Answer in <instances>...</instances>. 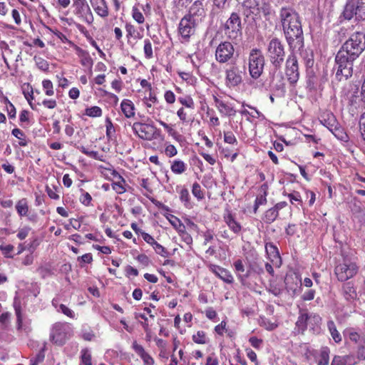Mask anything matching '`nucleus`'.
<instances>
[{
	"label": "nucleus",
	"instance_id": "obj_12",
	"mask_svg": "<svg viewBox=\"0 0 365 365\" xmlns=\"http://www.w3.org/2000/svg\"><path fill=\"white\" fill-rule=\"evenodd\" d=\"M135 135L145 140H152L157 138L159 130L153 125L136 122L132 125Z\"/></svg>",
	"mask_w": 365,
	"mask_h": 365
},
{
	"label": "nucleus",
	"instance_id": "obj_49",
	"mask_svg": "<svg viewBox=\"0 0 365 365\" xmlns=\"http://www.w3.org/2000/svg\"><path fill=\"white\" fill-rule=\"evenodd\" d=\"M179 102L184 106L188 108L194 109L195 103L192 98L187 96L185 98H179Z\"/></svg>",
	"mask_w": 365,
	"mask_h": 365
},
{
	"label": "nucleus",
	"instance_id": "obj_58",
	"mask_svg": "<svg viewBox=\"0 0 365 365\" xmlns=\"http://www.w3.org/2000/svg\"><path fill=\"white\" fill-rule=\"evenodd\" d=\"M125 28L127 33L126 37L128 38L133 37L136 33V29L135 26L132 25L130 23H126Z\"/></svg>",
	"mask_w": 365,
	"mask_h": 365
},
{
	"label": "nucleus",
	"instance_id": "obj_27",
	"mask_svg": "<svg viewBox=\"0 0 365 365\" xmlns=\"http://www.w3.org/2000/svg\"><path fill=\"white\" fill-rule=\"evenodd\" d=\"M16 210L17 213L21 216H26L29 212L28 201L26 198L19 200L16 204Z\"/></svg>",
	"mask_w": 365,
	"mask_h": 365
},
{
	"label": "nucleus",
	"instance_id": "obj_17",
	"mask_svg": "<svg viewBox=\"0 0 365 365\" xmlns=\"http://www.w3.org/2000/svg\"><path fill=\"white\" fill-rule=\"evenodd\" d=\"M209 269L225 283L232 284L234 282L230 272L220 266L210 264Z\"/></svg>",
	"mask_w": 365,
	"mask_h": 365
},
{
	"label": "nucleus",
	"instance_id": "obj_50",
	"mask_svg": "<svg viewBox=\"0 0 365 365\" xmlns=\"http://www.w3.org/2000/svg\"><path fill=\"white\" fill-rule=\"evenodd\" d=\"M267 202L266 193L257 196L255 199L254 205V212L256 213L259 205H264Z\"/></svg>",
	"mask_w": 365,
	"mask_h": 365
},
{
	"label": "nucleus",
	"instance_id": "obj_38",
	"mask_svg": "<svg viewBox=\"0 0 365 365\" xmlns=\"http://www.w3.org/2000/svg\"><path fill=\"white\" fill-rule=\"evenodd\" d=\"M85 114L90 117H100L102 115V110L98 106H92L86 109Z\"/></svg>",
	"mask_w": 365,
	"mask_h": 365
},
{
	"label": "nucleus",
	"instance_id": "obj_1",
	"mask_svg": "<svg viewBox=\"0 0 365 365\" xmlns=\"http://www.w3.org/2000/svg\"><path fill=\"white\" fill-rule=\"evenodd\" d=\"M365 50V34L355 32L342 44L335 57L336 79L346 81L352 76L354 62Z\"/></svg>",
	"mask_w": 365,
	"mask_h": 365
},
{
	"label": "nucleus",
	"instance_id": "obj_19",
	"mask_svg": "<svg viewBox=\"0 0 365 365\" xmlns=\"http://www.w3.org/2000/svg\"><path fill=\"white\" fill-rule=\"evenodd\" d=\"M223 220L230 230H232L235 234L238 235L240 233L242 230V226L240 223L235 220L234 215L230 211L227 210V212L224 214Z\"/></svg>",
	"mask_w": 365,
	"mask_h": 365
},
{
	"label": "nucleus",
	"instance_id": "obj_6",
	"mask_svg": "<svg viewBox=\"0 0 365 365\" xmlns=\"http://www.w3.org/2000/svg\"><path fill=\"white\" fill-rule=\"evenodd\" d=\"M264 66V57L260 49L252 48L249 54V72L251 77L257 79L262 73Z\"/></svg>",
	"mask_w": 365,
	"mask_h": 365
},
{
	"label": "nucleus",
	"instance_id": "obj_13",
	"mask_svg": "<svg viewBox=\"0 0 365 365\" xmlns=\"http://www.w3.org/2000/svg\"><path fill=\"white\" fill-rule=\"evenodd\" d=\"M296 51H290L285 62V75L290 84H295L299 78V66Z\"/></svg>",
	"mask_w": 365,
	"mask_h": 365
},
{
	"label": "nucleus",
	"instance_id": "obj_11",
	"mask_svg": "<svg viewBox=\"0 0 365 365\" xmlns=\"http://www.w3.org/2000/svg\"><path fill=\"white\" fill-rule=\"evenodd\" d=\"M70 330L71 328L68 323L56 322L51 329L50 340L56 345L61 346L68 339Z\"/></svg>",
	"mask_w": 365,
	"mask_h": 365
},
{
	"label": "nucleus",
	"instance_id": "obj_44",
	"mask_svg": "<svg viewBox=\"0 0 365 365\" xmlns=\"http://www.w3.org/2000/svg\"><path fill=\"white\" fill-rule=\"evenodd\" d=\"M106 136L108 139H110L114 135L115 130L113 127V125L109 118H107L106 120Z\"/></svg>",
	"mask_w": 365,
	"mask_h": 365
},
{
	"label": "nucleus",
	"instance_id": "obj_14",
	"mask_svg": "<svg viewBox=\"0 0 365 365\" xmlns=\"http://www.w3.org/2000/svg\"><path fill=\"white\" fill-rule=\"evenodd\" d=\"M235 55V47L229 41L220 43L215 50V59L220 63L232 61Z\"/></svg>",
	"mask_w": 365,
	"mask_h": 365
},
{
	"label": "nucleus",
	"instance_id": "obj_62",
	"mask_svg": "<svg viewBox=\"0 0 365 365\" xmlns=\"http://www.w3.org/2000/svg\"><path fill=\"white\" fill-rule=\"evenodd\" d=\"M164 98L168 103L172 104L175 101V95L171 91H167L165 93Z\"/></svg>",
	"mask_w": 365,
	"mask_h": 365
},
{
	"label": "nucleus",
	"instance_id": "obj_22",
	"mask_svg": "<svg viewBox=\"0 0 365 365\" xmlns=\"http://www.w3.org/2000/svg\"><path fill=\"white\" fill-rule=\"evenodd\" d=\"M266 253L272 262H277L279 261L281 264V257L278 248L272 242H267L265 245Z\"/></svg>",
	"mask_w": 365,
	"mask_h": 365
},
{
	"label": "nucleus",
	"instance_id": "obj_35",
	"mask_svg": "<svg viewBox=\"0 0 365 365\" xmlns=\"http://www.w3.org/2000/svg\"><path fill=\"white\" fill-rule=\"evenodd\" d=\"M278 215L279 212L274 207H272L265 212L264 220L267 223H272L277 219Z\"/></svg>",
	"mask_w": 365,
	"mask_h": 365
},
{
	"label": "nucleus",
	"instance_id": "obj_63",
	"mask_svg": "<svg viewBox=\"0 0 365 365\" xmlns=\"http://www.w3.org/2000/svg\"><path fill=\"white\" fill-rule=\"evenodd\" d=\"M140 235L141 237H143V239L149 245H153L155 244V242H156L154 238L149 234L145 232H140Z\"/></svg>",
	"mask_w": 365,
	"mask_h": 365
},
{
	"label": "nucleus",
	"instance_id": "obj_24",
	"mask_svg": "<svg viewBox=\"0 0 365 365\" xmlns=\"http://www.w3.org/2000/svg\"><path fill=\"white\" fill-rule=\"evenodd\" d=\"M120 108L123 113L125 115L126 118L133 117L135 115V107L134 104L130 100L124 99L120 103Z\"/></svg>",
	"mask_w": 365,
	"mask_h": 365
},
{
	"label": "nucleus",
	"instance_id": "obj_25",
	"mask_svg": "<svg viewBox=\"0 0 365 365\" xmlns=\"http://www.w3.org/2000/svg\"><path fill=\"white\" fill-rule=\"evenodd\" d=\"M215 103L220 113L226 115H232L235 114V110H234L232 108L216 97H215Z\"/></svg>",
	"mask_w": 365,
	"mask_h": 365
},
{
	"label": "nucleus",
	"instance_id": "obj_7",
	"mask_svg": "<svg viewBox=\"0 0 365 365\" xmlns=\"http://www.w3.org/2000/svg\"><path fill=\"white\" fill-rule=\"evenodd\" d=\"M342 15L346 20L354 16L357 20L365 19V0H347Z\"/></svg>",
	"mask_w": 365,
	"mask_h": 365
},
{
	"label": "nucleus",
	"instance_id": "obj_26",
	"mask_svg": "<svg viewBox=\"0 0 365 365\" xmlns=\"http://www.w3.org/2000/svg\"><path fill=\"white\" fill-rule=\"evenodd\" d=\"M330 350L327 346L322 347L320 349L319 354L317 356V365H328L329 361Z\"/></svg>",
	"mask_w": 365,
	"mask_h": 365
},
{
	"label": "nucleus",
	"instance_id": "obj_33",
	"mask_svg": "<svg viewBox=\"0 0 365 365\" xmlns=\"http://www.w3.org/2000/svg\"><path fill=\"white\" fill-rule=\"evenodd\" d=\"M343 292L347 299H354L356 297V291L350 282H348L343 286Z\"/></svg>",
	"mask_w": 365,
	"mask_h": 365
},
{
	"label": "nucleus",
	"instance_id": "obj_64",
	"mask_svg": "<svg viewBox=\"0 0 365 365\" xmlns=\"http://www.w3.org/2000/svg\"><path fill=\"white\" fill-rule=\"evenodd\" d=\"M331 365H345V359L342 356H335Z\"/></svg>",
	"mask_w": 365,
	"mask_h": 365
},
{
	"label": "nucleus",
	"instance_id": "obj_45",
	"mask_svg": "<svg viewBox=\"0 0 365 365\" xmlns=\"http://www.w3.org/2000/svg\"><path fill=\"white\" fill-rule=\"evenodd\" d=\"M224 141L229 144H237V140L232 131L224 132Z\"/></svg>",
	"mask_w": 365,
	"mask_h": 365
},
{
	"label": "nucleus",
	"instance_id": "obj_5",
	"mask_svg": "<svg viewBox=\"0 0 365 365\" xmlns=\"http://www.w3.org/2000/svg\"><path fill=\"white\" fill-rule=\"evenodd\" d=\"M357 271L358 267L356 262L348 257H343L341 262H339L334 269V273L341 282H345L353 277Z\"/></svg>",
	"mask_w": 365,
	"mask_h": 365
},
{
	"label": "nucleus",
	"instance_id": "obj_48",
	"mask_svg": "<svg viewBox=\"0 0 365 365\" xmlns=\"http://www.w3.org/2000/svg\"><path fill=\"white\" fill-rule=\"evenodd\" d=\"M37 67L41 71H46L48 70V63L42 58H34Z\"/></svg>",
	"mask_w": 365,
	"mask_h": 365
},
{
	"label": "nucleus",
	"instance_id": "obj_23",
	"mask_svg": "<svg viewBox=\"0 0 365 365\" xmlns=\"http://www.w3.org/2000/svg\"><path fill=\"white\" fill-rule=\"evenodd\" d=\"M234 267L235 269V272L237 275L238 279L242 282L244 283V282L250 276V271L247 270L245 273V265L241 259H237L235 261Z\"/></svg>",
	"mask_w": 365,
	"mask_h": 365
},
{
	"label": "nucleus",
	"instance_id": "obj_57",
	"mask_svg": "<svg viewBox=\"0 0 365 365\" xmlns=\"http://www.w3.org/2000/svg\"><path fill=\"white\" fill-rule=\"evenodd\" d=\"M14 309H15V312H16V318H17V322H18L19 326L20 327L21 324L22 322V317H21L20 304L18 303L16 301H15L14 303Z\"/></svg>",
	"mask_w": 365,
	"mask_h": 365
},
{
	"label": "nucleus",
	"instance_id": "obj_54",
	"mask_svg": "<svg viewBox=\"0 0 365 365\" xmlns=\"http://www.w3.org/2000/svg\"><path fill=\"white\" fill-rule=\"evenodd\" d=\"M359 130L362 139L365 141V112L361 115L359 119Z\"/></svg>",
	"mask_w": 365,
	"mask_h": 365
},
{
	"label": "nucleus",
	"instance_id": "obj_20",
	"mask_svg": "<svg viewBox=\"0 0 365 365\" xmlns=\"http://www.w3.org/2000/svg\"><path fill=\"white\" fill-rule=\"evenodd\" d=\"M205 15V11L202 1L197 0L191 5L188 14L185 16H190L191 19H195V17H203Z\"/></svg>",
	"mask_w": 365,
	"mask_h": 365
},
{
	"label": "nucleus",
	"instance_id": "obj_3",
	"mask_svg": "<svg viewBox=\"0 0 365 365\" xmlns=\"http://www.w3.org/2000/svg\"><path fill=\"white\" fill-rule=\"evenodd\" d=\"M267 55L274 69H279L285 57L284 45L279 38L273 37L269 41Z\"/></svg>",
	"mask_w": 365,
	"mask_h": 365
},
{
	"label": "nucleus",
	"instance_id": "obj_56",
	"mask_svg": "<svg viewBox=\"0 0 365 365\" xmlns=\"http://www.w3.org/2000/svg\"><path fill=\"white\" fill-rule=\"evenodd\" d=\"M249 342L251 344V345L255 348V349H260L262 347V345L263 344V341L261 339H258L256 336H252L249 339Z\"/></svg>",
	"mask_w": 365,
	"mask_h": 365
},
{
	"label": "nucleus",
	"instance_id": "obj_59",
	"mask_svg": "<svg viewBox=\"0 0 365 365\" xmlns=\"http://www.w3.org/2000/svg\"><path fill=\"white\" fill-rule=\"evenodd\" d=\"M346 333L348 334V337L351 341L354 343H357L359 341L360 336L357 332L352 329H349L346 331Z\"/></svg>",
	"mask_w": 365,
	"mask_h": 365
},
{
	"label": "nucleus",
	"instance_id": "obj_39",
	"mask_svg": "<svg viewBox=\"0 0 365 365\" xmlns=\"http://www.w3.org/2000/svg\"><path fill=\"white\" fill-rule=\"evenodd\" d=\"M143 51L146 58L150 59L153 57L152 44L148 38L144 40Z\"/></svg>",
	"mask_w": 365,
	"mask_h": 365
},
{
	"label": "nucleus",
	"instance_id": "obj_32",
	"mask_svg": "<svg viewBox=\"0 0 365 365\" xmlns=\"http://www.w3.org/2000/svg\"><path fill=\"white\" fill-rule=\"evenodd\" d=\"M77 148L83 154L86 155L87 156L93 158L95 160H98L100 161H103V155H99V153L97 151H89L88 149H86L84 146H78Z\"/></svg>",
	"mask_w": 365,
	"mask_h": 365
},
{
	"label": "nucleus",
	"instance_id": "obj_51",
	"mask_svg": "<svg viewBox=\"0 0 365 365\" xmlns=\"http://www.w3.org/2000/svg\"><path fill=\"white\" fill-rule=\"evenodd\" d=\"M47 29L51 32L53 33L58 38H59L61 40V42L63 43H71V41H70L68 38L66 37V36L65 34H63L62 32L58 31V30H53L49 27H47Z\"/></svg>",
	"mask_w": 365,
	"mask_h": 365
},
{
	"label": "nucleus",
	"instance_id": "obj_2",
	"mask_svg": "<svg viewBox=\"0 0 365 365\" xmlns=\"http://www.w3.org/2000/svg\"><path fill=\"white\" fill-rule=\"evenodd\" d=\"M279 19L289 51H299L304 46V38L299 14L291 7H282Z\"/></svg>",
	"mask_w": 365,
	"mask_h": 365
},
{
	"label": "nucleus",
	"instance_id": "obj_40",
	"mask_svg": "<svg viewBox=\"0 0 365 365\" xmlns=\"http://www.w3.org/2000/svg\"><path fill=\"white\" fill-rule=\"evenodd\" d=\"M192 193L198 200H202L204 198V193L201 190L200 184L197 182H195L192 185Z\"/></svg>",
	"mask_w": 365,
	"mask_h": 365
},
{
	"label": "nucleus",
	"instance_id": "obj_4",
	"mask_svg": "<svg viewBox=\"0 0 365 365\" xmlns=\"http://www.w3.org/2000/svg\"><path fill=\"white\" fill-rule=\"evenodd\" d=\"M225 34L232 41H237L242 35L241 18L238 13H231L224 25Z\"/></svg>",
	"mask_w": 365,
	"mask_h": 365
},
{
	"label": "nucleus",
	"instance_id": "obj_10",
	"mask_svg": "<svg viewBox=\"0 0 365 365\" xmlns=\"http://www.w3.org/2000/svg\"><path fill=\"white\" fill-rule=\"evenodd\" d=\"M321 322V317L316 314L308 313L304 310L299 311V315L296 322L299 331L303 333L308 327L314 329Z\"/></svg>",
	"mask_w": 365,
	"mask_h": 365
},
{
	"label": "nucleus",
	"instance_id": "obj_34",
	"mask_svg": "<svg viewBox=\"0 0 365 365\" xmlns=\"http://www.w3.org/2000/svg\"><path fill=\"white\" fill-rule=\"evenodd\" d=\"M118 179L120 180L119 181L112 183V187L117 193L122 194L126 191L123 186V184L125 183V180L120 175H118Z\"/></svg>",
	"mask_w": 365,
	"mask_h": 365
},
{
	"label": "nucleus",
	"instance_id": "obj_60",
	"mask_svg": "<svg viewBox=\"0 0 365 365\" xmlns=\"http://www.w3.org/2000/svg\"><path fill=\"white\" fill-rule=\"evenodd\" d=\"M46 192L51 199H53V200L59 199V195L56 193V187L51 188L48 186H46Z\"/></svg>",
	"mask_w": 365,
	"mask_h": 365
},
{
	"label": "nucleus",
	"instance_id": "obj_15",
	"mask_svg": "<svg viewBox=\"0 0 365 365\" xmlns=\"http://www.w3.org/2000/svg\"><path fill=\"white\" fill-rule=\"evenodd\" d=\"M196 19H191L190 16H184L178 25V34L185 41H188L195 32Z\"/></svg>",
	"mask_w": 365,
	"mask_h": 365
},
{
	"label": "nucleus",
	"instance_id": "obj_53",
	"mask_svg": "<svg viewBox=\"0 0 365 365\" xmlns=\"http://www.w3.org/2000/svg\"><path fill=\"white\" fill-rule=\"evenodd\" d=\"M316 292L314 289H310L305 291L302 295L301 298L304 301H311L314 299Z\"/></svg>",
	"mask_w": 365,
	"mask_h": 365
},
{
	"label": "nucleus",
	"instance_id": "obj_30",
	"mask_svg": "<svg viewBox=\"0 0 365 365\" xmlns=\"http://www.w3.org/2000/svg\"><path fill=\"white\" fill-rule=\"evenodd\" d=\"M327 327L329 331V333L336 343H339L341 341V336L339 332L337 331L336 325L332 320H329L327 322Z\"/></svg>",
	"mask_w": 365,
	"mask_h": 365
},
{
	"label": "nucleus",
	"instance_id": "obj_8",
	"mask_svg": "<svg viewBox=\"0 0 365 365\" xmlns=\"http://www.w3.org/2000/svg\"><path fill=\"white\" fill-rule=\"evenodd\" d=\"M73 13L81 21L91 25L94 17L86 0H73Z\"/></svg>",
	"mask_w": 365,
	"mask_h": 365
},
{
	"label": "nucleus",
	"instance_id": "obj_61",
	"mask_svg": "<svg viewBox=\"0 0 365 365\" xmlns=\"http://www.w3.org/2000/svg\"><path fill=\"white\" fill-rule=\"evenodd\" d=\"M41 104L49 109H53L57 106L56 101L53 99H44Z\"/></svg>",
	"mask_w": 365,
	"mask_h": 365
},
{
	"label": "nucleus",
	"instance_id": "obj_21",
	"mask_svg": "<svg viewBox=\"0 0 365 365\" xmlns=\"http://www.w3.org/2000/svg\"><path fill=\"white\" fill-rule=\"evenodd\" d=\"M91 5L96 13L101 17H107L108 16V9L105 0H94L91 1Z\"/></svg>",
	"mask_w": 365,
	"mask_h": 365
},
{
	"label": "nucleus",
	"instance_id": "obj_46",
	"mask_svg": "<svg viewBox=\"0 0 365 365\" xmlns=\"http://www.w3.org/2000/svg\"><path fill=\"white\" fill-rule=\"evenodd\" d=\"M81 361L85 365H92L91 355L88 350L83 349L81 351Z\"/></svg>",
	"mask_w": 365,
	"mask_h": 365
},
{
	"label": "nucleus",
	"instance_id": "obj_43",
	"mask_svg": "<svg viewBox=\"0 0 365 365\" xmlns=\"http://www.w3.org/2000/svg\"><path fill=\"white\" fill-rule=\"evenodd\" d=\"M165 154L166 156L169 158H172L178 154L177 148L175 145L168 143H165Z\"/></svg>",
	"mask_w": 365,
	"mask_h": 365
},
{
	"label": "nucleus",
	"instance_id": "obj_37",
	"mask_svg": "<svg viewBox=\"0 0 365 365\" xmlns=\"http://www.w3.org/2000/svg\"><path fill=\"white\" fill-rule=\"evenodd\" d=\"M43 89L45 92V94L48 96H53L54 90L53 83L48 79H45L42 81Z\"/></svg>",
	"mask_w": 365,
	"mask_h": 365
},
{
	"label": "nucleus",
	"instance_id": "obj_9",
	"mask_svg": "<svg viewBox=\"0 0 365 365\" xmlns=\"http://www.w3.org/2000/svg\"><path fill=\"white\" fill-rule=\"evenodd\" d=\"M245 67H240L236 63H232L225 70V85L233 88L242 82Z\"/></svg>",
	"mask_w": 365,
	"mask_h": 365
},
{
	"label": "nucleus",
	"instance_id": "obj_42",
	"mask_svg": "<svg viewBox=\"0 0 365 365\" xmlns=\"http://www.w3.org/2000/svg\"><path fill=\"white\" fill-rule=\"evenodd\" d=\"M153 247L155 252L161 257H168L169 256V252L168 250L157 242H155V244L153 245Z\"/></svg>",
	"mask_w": 365,
	"mask_h": 365
},
{
	"label": "nucleus",
	"instance_id": "obj_29",
	"mask_svg": "<svg viewBox=\"0 0 365 365\" xmlns=\"http://www.w3.org/2000/svg\"><path fill=\"white\" fill-rule=\"evenodd\" d=\"M180 200L187 208H192V205L190 201V196L188 190L186 187H182L180 192Z\"/></svg>",
	"mask_w": 365,
	"mask_h": 365
},
{
	"label": "nucleus",
	"instance_id": "obj_47",
	"mask_svg": "<svg viewBox=\"0 0 365 365\" xmlns=\"http://www.w3.org/2000/svg\"><path fill=\"white\" fill-rule=\"evenodd\" d=\"M132 16L135 21L138 24H143L145 21L143 14L136 7H133L132 10Z\"/></svg>",
	"mask_w": 365,
	"mask_h": 365
},
{
	"label": "nucleus",
	"instance_id": "obj_55",
	"mask_svg": "<svg viewBox=\"0 0 365 365\" xmlns=\"http://www.w3.org/2000/svg\"><path fill=\"white\" fill-rule=\"evenodd\" d=\"M79 200L82 204H83L86 206H88L90 205L91 202L92 200V197L88 192H83Z\"/></svg>",
	"mask_w": 365,
	"mask_h": 365
},
{
	"label": "nucleus",
	"instance_id": "obj_41",
	"mask_svg": "<svg viewBox=\"0 0 365 365\" xmlns=\"http://www.w3.org/2000/svg\"><path fill=\"white\" fill-rule=\"evenodd\" d=\"M57 312H61L62 314H63L64 315L67 316L69 318H75L74 312L63 304H59Z\"/></svg>",
	"mask_w": 365,
	"mask_h": 365
},
{
	"label": "nucleus",
	"instance_id": "obj_36",
	"mask_svg": "<svg viewBox=\"0 0 365 365\" xmlns=\"http://www.w3.org/2000/svg\"><path fill=\"white\" fill-rule=\"evenodd\" d=\"M192 340L194 342L199 344H205L207 343L206 334L203 331H197V333L192 336Z\"/></svg>",
	"mask_w": 365,
	"mask_h": 365
},
{
	"label": "nucleus",
	"instance_id": "obj_52",
	"mask_svg": "<svg viewBox=\"0 0 365 365\" xmlns=\"http://www.w3.org/2000/svg\"><path fill=\"white\" fill-rule=\"evenodd\" d=\"M45 357L44 348H43L36 356L35 358L31 359V365H37L43 361Z\"/></svg>",
	"mask_w": 365,
	"mask_h": 365
},
{
	"label": "nucleus",
	"instance_id": "obj_31",
	"mask_svg": "<svg viewBox=\"0 0 365 365\" xmlns=\"http://www.w3.org/2000/svg\"><path fill=\"white\" fill-rule=\"evenodd\" d=\"M331 132L334 134V135L339 140L343 142H347L349 140V136L344 131V130L338 127L337 125L334 127V128H331Z\"/></svg>",
	"mask_w": 365,
	"mask_h": 365
},
{
	"label": "nucleus",
	"instance_id": "obj_16",
	"mask_svg": "<svg viewBox=\"0 0 365 365\" xmlns=\"http://www.w3.org/2000/svg\"><path fill=\"white\" fill-rule=\"evenodd\" d=\"M211 6L210 16L212 18L222 15L226 12L231 5L232 0H210Z\"/></svg>",
	"mask_w": 365,
	"mask_h": 365
},
{
	"label": "nucleus",
	"instance_id": "obj_28",
	"mask_svg": "<svg viewBox=\"0 0 365 365\" xmlns=\"http://www.w3.org/2000/svg\"><path fill=\"white\" fill-rule=\"evenodd\" d=\"M170 169L173 173L180 175L186 170L187 165L181 160H175L171 164Z\"/></svg>",
	"mask_w": 365,
	"mask_h": 365
},
{
	"label": "nucleus",
	"instance_id": "obj_18",
	"mask_svg": "<svg viewBox=\"0 0 365 365\" xmlns=\"http://www.w3.org/2000/svg\"><path fill=\"white\" fill-rule=\"evenodd\" d=\"M242 13L247 18L252 15L257 16L259 12L257 0H243L242 3Z\"/></svg>",
	"mask_w": 365,
	"mask_h": 365
}]
</instances>
